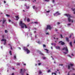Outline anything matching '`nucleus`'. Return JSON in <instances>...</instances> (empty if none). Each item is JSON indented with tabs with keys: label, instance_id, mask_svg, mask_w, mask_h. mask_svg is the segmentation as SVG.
Wrapping results in <instances>:
<instances>
[{
	"label": "nucleus",
	"instance_id": "1",
	"mask_svg": "<svg viewBox=\"0 0 75 75\" xmlns=\"http://www.w3.org/2000/svg\"><path fill=\"white\" fill-rule=\"evenodd\" d=\"M19 24L20 25V26H21V28H24V27L25 28H27V27L26 26V25H25V24H24V23H23L22 21H20L19 23Z\"/></svg>",
	"mask_w": 75,
	"mask_h": 75
},
{
	"label": "nucleus",
	"instance_id": "2",
	"mask_svg": "<svg viewBox=\"0 0 75 75\" xmlns=\"http://www.w3.org/2000/svg\"><path fill=\"white\" fill-rule=\"evenodd\" d=\"M64 15V16H67V17H68V21L69 22L71 21V23H73V20L72 19H71L70 18L71 17V16L70 15L67 14H65Z\"/></svg>",
	"mask_w": 75,
	"mask_h": 75
},
{
	"label": "nucleus",
	"instance_id": "3",
	"mask_svg": "<svg viewBox=\"0 0 75 75\" xmlns=\"http://www.w3.org/2000/svg\"><path fill=\"white\" fill-rule=\"evenodd\" d=\"M63 50H65L66 51V52H64V53L65 54H68V48H67V47H64L62 49Z\"/></svg>",
	"mask_w": 75,
	"mask_h": 75
},
{
	"label": "nucleus",
	"instance_id": "4",
	"mask_svg": "<svg viewBox=\"0 0 75 75\" xmlns=\"http://www.w3.org/2000/svg\"><path fill=\"white\" fill-rule=\"evenodd\" d=\"M23 50L26 51L27 52V54H29V53H30V50H28V49L26 47H24L23 48Z\"/></svg>",
	"mask_w": 75,
	"mask_h": 75
},
{
	"label": "nucleus",
	"instance_id": "5",
	"mask_svg": "<svg viewBox=\"0 0 75 75\" xmlns=\"http://www.w3.org/2000/svg\"><path fill=\"white\" fill-rule=\"evenodd\" d=\"M1 41H3V42H4V45H6V41H7L6 39H2Z\"/></svg>",
	"mask_w": 75,
	"mask_h": 75
},
{
	"label": "nucleus",
	"instance_id": "6",
	"mask_svg": "<svg viewBox=\"0 0 75 75\" xmlns=\"http://www.w3.org/2000/svg\"><path fill=\"white\" fill-rule=\"evenodd\" d=\"M60 14H61L59 13V12H57L55 13L54 14V16H57L58 15H60Z\"/></svg>",
	"mask_w": 75,
	"mask_h": 75
},
{
	"label": "nucleus",
	"instance_id": "7",
	"mask_svg": "<svg viewBox=\"0 0 75 75\" xmlns=\"http://www.w3.org/2000/svg\"><path fill=\"white\" fill-rule=\"evenodd\" d=\"M52 28L51 27L50 25H47V28H46V30H48L49 29V30H51Z\"/></svg>",
	"mask_w": 75,
	"mask_h": 75
},
{
	"label": "nucleus",
	"instance_id": "8",
	"mask_svg": "<svg viewBox=\"0 0 75 75\" xmlns=\"http://www.w3.org/2000/svg\"><path fill=\"white\" fill-rule=\"evenodd\" d=\"M73 64H69V65L68 66V69H70V68H71V67H72V66H73Z\"/></svg>",
	"mask_w": 75,
	"mask_h": 75
},
{
	"label": "nucleus",
	"instance_id": "9",
	"mask_svg": "<svg viewBox=\"0 0 75 75\" xmlns=\"http://www.w3.org/2000/svg\"><path fill=\"white\" fill-rule=\"evenodd\" d=\"M59 44H61V45H64V42H62V41H60V42H59Z\"/></svg>",
	"mask_w": 75,
	"mask_h": 75
},
{
	"label": "nucleus",
	"instance_id": "10",
	"mask_svg": "<svg viewBox=\"0 0 75 75\" xmlns=\"http://www.w3.org/2000/svg\"><path fill=\"white\" fill-rule=\"evenodd\" d=\"M50 12V10L47 11H46L45 13L46 15H48L49 14V13Z\"/></svg>",
	"mask_w": 75,
	"mask_h": 75
},
{
	"label": "nucleus",
	"instance_id": "11",
	"mask_svg": "<svg viewBox=\"0 0 75 75\" xmlns=\"http://www.w3.org/2000/svg\"><path fill=\"white\" fill-rule=\"evenodd\" d=\"M39 74V75H42V71L41 70H39L38 71Z\"/></svg>",
	"mask_w": 75,
	"mask_h": 75
},
{
	"label": "nucleus",
	"instance_id": "12",
	"mask_svg": "<svg viewBox=\"0 0 75 75\" xmlns=\"http://www.w3.org/2000/svg\"><path fill=\"white\" fill-rule=\"evenodd\" d=\"M6 22V19H4L2 21V24H4L5 22Z\"/></svg>",
	"mask_w": 75,
	"mask_h": 75
},
{
	"label": "nucleus",
	"instance_id": "13",
	"mask_svg": "<svg viewBox=\"0 0 75 75\" xmlns=\"http://www.w3.org/2000/svg\"><path fill=\"white\" fill-rule=\"evenodd\" d=\"M24 71H23L22 69H21L20 73H21V74H23V73H24Z\"/></svg>",
	"mask_w": 75,
	"mask_h": 75
},
{
	"label": "nucleus",
	"instance_id": "14",
	"mask_svg": "<svg viewBox=\"0 0 75 75\" xmlns=\"http://www.w3.org/2000/svg\"><path fill=\"white\" fill-rule=\"evenodd\" d=\"M72 10L74 11L73 13L75 14V8H71Z\"/></svg>",
	"mask_w": 75,
	"mask_h": 75
},
{
	"label": "nucleus",
	"instance_id": "15",
	"mask_svg": "<svg viewBox=\"0 0 75 75\" xmlns=\"http://www.w3.org/2000/svg\"><path fill=\"white\" fill-rule=\"evenodd\" d=\"M25 6L26 7V8L27 9H29V6H27V4H25Z\"/></svg>",
	"mask_w": 75,
	"mask_h": 75
},
{
	"label": "nucleus",
	"instance_id": "16",
	"mask_svg": "<svg viewBox=\"0 0 75 75\" xmlns=\"http://www.w3.org/2000/svg\"><path fill=\"white\" fill-rule=\"evenodd\" d=\"M56 73H54L53 72L52 73V75H57V74L56 73H57V71L55 72Z\"/></svg>",
	"mask_w": 75,
	"mask_h": 75
},
{
	"label": "nucleus",
	"instance_id": "17",
	"mask_svg": "<svg viewBox=\"0 0 75 75\" xmlns=\"http://www.w3.org/2000/svg\"><path fill=\"white\" fill-rule=\"evenodd\" d=\"M56 49L57 50H58L59 49H60V47L59 46H57L56 47Z\"/></svg>",
	"mask_w": 75,
	"mask_h": 75
},
{
	"label": "nucleus",
	"instance_id": "18",
	"mask_svg": "<svg viewBox=\"0 0 75 75\" xmlns=\"http://www.w3.org/2000/svg\"><path fill=\"white\" fill-rule=\"evenodd\" d=\"M16 17L17 20H18V19H19V17H18V16H16Z\"/></svg>",
	"mask_w": 75,
	"mask_h": 75
},
{
	"label": "nucleus",
	"instance_id": "19",
	"mask_svg": "<svg viewBox=\"0 0 75 75\" xmlns=\"http://www.w3.org/2000/svg\"><path fill=\"white\" fill-rule=\"evenodd\" d=\"M73 36H74V35H73V34H71L69 38H71V37H73Z\"/></svg>",
	"mask_w": 75,
	"mask_h": 75
},
{
	"label": "nucleus",
	"instance_id": "20",
	"mask_svg": "<svg viewBox=\"0 0 75 75\" xmlns=\"http://www.w3.org/2000/svg\"><path fill=\"white\" fill-rule=\"evenodd\" d=\"M66 39L67 41L68 42V41H69V39L68 38L66 37Z\"/></svg>",
	"mask_w": 75,
	"mask_h": 75
},
{
	"label": "nucleus",
	"instance_id": "21",
	"mask_svg": "<svg viewBox=\"0 0 75 75\" xmlns=\"http://www.w3.org/2000/svg\"><path fill=\"white\" fill-rule=\"evenodd\" d=\"M6 16H7L8 18V17H10V15H8V14H6Z\"/></svg>",
	"mask_w": 75,
	"mask_h": 75
},
{
	"label": "nucleus",
	"instance_id": "22",
	"mask_svg": "<svg viewBox=\"0 0 75 75\" xmlns=\"http://www.w3.org/2000/svg\"><path fill=\"white\" fill-rule=\"evenodd\" d=\"M70 45L71 47H72V42H70Z\"/></svg>",
	"mask_w": 75,
	"mask_h": 75
},
{
	"label": "nucleus",
	"instance_id": "23",
	"mask_svg": "<svg viewBox=\"0 0 75 75\" xmlns=\"http://www.w3.org/2000/svg\"><path fill=\"white\" fill-rule=\"evenodd\" d=\"M44 50H46V51H47V53H48V50L47 49H45Z\"/></svg>",
	"mask_w": 75,
	"mask_h": 75
},
{
	"label": "nucleus",
	"instance_id": "24",
	"mask_svg": "<svg viewBox=\"0 0 75 75\" xmlns=\"http://www.w3.org/2000/svg\"><path fill=\"white\" fill-rule=\"evenodd\" d=\"M30 21V19L29 18H28L27 19V21L28 22H29Z\"/></svg>",
	"mask_w": 75,
	"mask_h": 75
},
{
	"label": "nucleus",
	"instance_id": "25",
	"mask_svg": "<svg viewBox=\"0 0 75 75\" xmlns=\"http://www.w3.org/2000/svg\"><path fill=\"white\" fill-rule=\"evenodd\" d=\"M45 1H46V2H49L50 1L49 0H44Z\"/></svg>",
	"mask_w": 75,
	"mask_h": 75
},
{
	"label": "nucleus",
	"instance_id": "26",
	"mask_svg": "<svg viewBox=\"0 0 75 75\" xmlns=\"http://www.w3.org/2000/svg\"><path fill=\"white\" fill-rule=\"evenodd\" d=\"M33 9H35V10H36V8L35 7V6H33Z\"/></svg>",
	"mask_w": 75,
	"mask_h": 75
},
{
	"label": "nucleus",
	"instance_id": "27",
	"mask_svg": "<svg viewBox=\"0 0 75 75\" xmlns=\"http://www.w3.org/2000/svg\"><path fill=\"white\" fill-rule=\"evenodd\" d=\"M9 54H10L11 55H12V54H11V51H9Z\"/></svg>",
	"mask_w": 75,
	"mask_h": 75
},
{
	"label": "nucleus",
	"instance_id": "28",
	"mask_svg": "<svg viewBox=\"0 0 75 75\" xmlns=\"http://www.w3.org/2000/svg\"><path fill=\"white\" fill-rule=\"evenodd\" d=\"M50 72H51V71L50 70H49L47 71V72L48 73H50Z\"/></svg>",
	"mask_w": 75,
	"mask_h": 75
},
{
	"label": "nucleus",
	"instance_id": "29",
	"mask_svg": "<svg viewBox=\"0 0 75 75\" xmlns=\"http://www.w3.org/2000/svg\"><path fill=\"white\" fill-rule=\"evenodd\" d=\"M20 65V63H17V65Z\"/></svg>",
	"mask_w": 75,
	"mask_h": 75
},
{
	"label": "nucleus",
	"instance_id": "30",
	"mask_svg": "<svg viewBox=\"0 0 75 75\" xmlns=\"http://www.w3.org/2000/svg\"><path fill=\"white\" fill-rule=\"evenodd\" d=\"M39 54H40L41 55H43V54L42 53H41V52H39Z\"/></svg>",
	"mask_w": 75,
	"mask_h": 75
},
{
	"label": "nucleus",
	"instance_id": "31",
	"mask_svg": "<svg viewBox=\"0 0 75 75\" xmlns=\"http://www.w3.org/2000/svg\"><path fill=\"white\" fill-rule=\"evenodd\" d=\"M51 45H54V46H55V45H56V44H55V43H54V44L52 43Z\"/></svg>",
	"mask_w": 75,
	"mask_h": 75
},
{
	"label": "nucleus",
	"instance_id": "32",
	"mask_svg": "<svg viewBox=\"0 0 75 75\" xmlns=\"http://www.w3.org/2000/svg\"><path fill=\"white\" fill-rule=\"evenodd\" d=\"M54 2H55V1L54 0H52V2L53 3H54Z\"/></svg>",
	"mask_w": 75,
	"mask_h": 75
},
{
	"label": "nucleus",
	"instance_id": "33",
	"mask_svg": "<svg viewBox=\"0 0 75 75\" xmlns=\"http://www.w3.org/2000/svg\"><path fill=\"white\" fill-rule=\"evenodd\" d=\"M5 33H7V30H5Z\"/></svg>",
	"mask_w": 75,
	"mask_h": 75
},
{
	"label": "nucleus",
	"instance_id": "34",
	"mask_svg": "<svg viewBox=\"0 0 75 75\" xmlns=\"http://www.w3.org/2000/svg\"><path fill=\"white\" fill-rule=\"evenodd\" d=\"M14 59H16V55L14 56Z\"/></svg>",
	"mask_w": 75,
	"mask_h": 75
},
{
	"label": "nucleus",
	"instance_id": "35",
	"mask_svg": "<svg viewBox=\"0 0 75 75\" xmlns=\"http://www.w3.org/2000/svg\"><path fill=\"white\" fill-rule=\"evenodd\" d=\"M67 25L69 26L71 25V23H68Z\"/></svg>",
	"mask_w": 75,
	"mask_h": 75
},
{
	"label": "nucleus",
	"instance_id": "36",
	"mask_svg": "<svg viewBox=\"0 0 75 75\" xmlns=\"http://www.w3.org/2000/svg\"><path fill=\"white\" fill-rule=\"evenodd\" d=\"M34 23H35V24H38V22H34Z\"/></svg>",
	"mask_w": 75,
	"mask_h": 75
},
{
	"label": "nucleus",
	"instance_id": "37",
	"mask_svg": "<svg viewBox=\"0 0 75 75\" xmlns=\"http://www.w3.org/2000/svg\"><path fill=\"white\" fill-rule=\"evenodd\" d=\"M46 47V45H43V47Z\"/></svg>",
	"mask_w": 75,
	"mask_h": 75
},
{
	"label": "nucleus",
	"instance_id": "38",
	"mask_svg": "<svg viewBox=\"0 0 75 75\" xmlns=\"http://www.w3.org/2000/svg\"><path fill=\"white\" fill-rule=\"evenodd\" d=\"M68 56L70 58H72V57H71V56L70 55H68Z\"/></svg>",
	"mask_w": 75,
	"mask_h": 75
},
{
	"label": "nucleus",
	"instance_id": "39",
	"mask_svg": "<svg viewBox=\"0 0 75 75\" xmlns=\"http://www.w3.org/2000/svg\"><path fill=\"white\" fill-rule=\"evenodd\" d=\"M41 63H39L38 64V65H39V66H40V65H41Z\"/></svg>",
	"mask_w": 75,
	"mask_h": 75
},
{
	"label": "nucleus",
	"instance_id": "40",
	"mask_svg": "<svg viewBox=\"0 0 75 75\" xmlns=\"http://www.w3.org/2000/svg\"><path fill=\"white\" fill-rule=\"evenodd\" d=\"M23 65H25V66L26 65V64H24V62H23Z\"/></svg>",
	"mask_w": 75,
	"mask_h": 75
},
{
	"label": "nucleus",
	"instance_id": "41",
	"mask_svg": "<svg viewBox=\"0 0 75 75\" xmlns=\"http://www.w3.org/2000/svg\"><path fill=\"white\" fill-rule=\"evenodd\" d=\"M71 55L72 57H74V55L73 54H71Z\"/></svg>",
	"mask_w": 75,
	"mask_h": 75
},
{
	"label": "nucleus",
	"instance_id": "42",
	"mask_svg": "<svg viewBox=\"0 0 75 75\" xmlns=\"http://www.w3.org/2000/svg\"><path fill=\"white\" fill-rule=\"evenodd\" d=\"M46 34L47 35H49V33H46Z\"/></svg>",
	"mask_w": 75,
	"mask_h": 75
},
{
	"label": "nucleus",
	"instance_id": "43",
	"mask_svg": "<svg viewBox=\"0 0 75 75\" xmlns=\"http://www.w3.org/2000/svg\"><path fill=\"white\" fill-rule=\"evenodd\" d=\"M46 58H45V57H43V59H46Z\"/></svg>",
	"mask_w": 75,
	"mask_h": 75
},
{
	"label": "nucleus",
	"instance_id": "44",
	"mask_svg": "<svg viewBox=\"0 0 75 75\" xmlns=\"http://www.w3.org/2000/svg\"><path fill=\"white\" fill-rule=\"evenodd\" d=\"M60 36L61 38H62V35H60Z\"/></svg>",
	"mask_w": 75,
	"mask_h": 75
},
{
	"label": "nucleus",
	"instance_id": "45",
	"mask_svg": "<svg viewBox=\"0 0 75 75\" xmlns=\"http://www.w3.org/2000/svg\"><path fill=\"white\" fill-rule=\"evenodd\" d=\"M35 30H37V28H34V29Z\"/></svg>",
	"mask_w": 75,
	"mask_h": 75
},
{
	"label": "nucleus",
	"instance_id": "46",
	"mask_svg": "<svg viewBox=\"0 0 75 75\" xmlns=\"http://www.w3.org/2000/svg\"><path fill=\"white\" fill-rule=\"evenodd\" d=\"M55 31H58V30L57 29H55Z\"/></svg>",
	"mask_w": 75,
	"mask_h": 75
},
{
	"label": "nucleus",
	"instance_id": "47",
	"mask_svg": "<svg viewBox=\"0 0 75 75\" xmlns=\"http://www.w3.org/2000/svg\"><path fill=\"white\" fill-rule=\"evenodd\" d=\"M59 66L61 65V66H62V65H63V64H59Z\"/></svg>",
	"mask_w": 75,
	"mask_h": 75
},
{
	"label": "nucleus",
	"instance_id": "48",
	"mask_svg": "<svg viewBox=\"0 0 75 75\" xmlns=\"http://www.w3.org/2000/svg\"><path fill=\"white\" fill-rule=\"evenodd\" d=\"M28 35V33H27L26 34V35Z\"/></svg>",
	"mask_w": 75,
	"mask_h": 75
},
{
	"label": "nucleus",
	"instance_id": "49",
	"mask_svg": "<svg viewBox=\"0 0 75 75\" xmlns=\"http://www.w3.org/2000/svg\"><path fill=\"white\" fill-rule=\"evenodd\" d=\"M21 1H26V0H21Z\"/></svg>",
	"mask_w": 75,
	"mask_h": 75
},
{
	"label": "nucleus",
	"instance_id": "50",
	"mask_svg": "<svg viewBox=\"0 0 75 75\" xmlns=\"http://www.w3.org/2000/svg\"><path fill=\"white\" fill-rule=\"evenodd\" d=\"M38 44H40V42L39 41L38 42Z\"/></svg>",
	"mask_w": 75,
	"mask_h": 75
},
{
	"label": "nucleus",
	"instance_id": "51",
	"mask_svg": "<svg viewBox=\"0 0 75 75\" xmlns=\"http://www.w3.org/2000/svg\"><path fill=\"white\" fill-rule=\"evenodd\" d=\"M11 21V20H9V22H10Z\"/></svg>",
	"mask_w": 75,
	"mask_h": 75
},
{
	"label": "nucleus",
	"instance_id": "52",
	"mask_svg": "<svg viewBox=\"0 0 75 75\" xmlns=\"http://www.w3.org/2000/svg\"><path fill=\"white\" fill-rule=\"evenodd\" d=\"M11 50H13V48H12V47H11Z\"/></svg>",
	"mask_w": 75,
	"mask_h": 75
},
{
	"label": "nucleus",
	"instance_id": "53",
	"mask_svg": "<svg viewBox=\"0 0 75 75\" xmlns=\"http://www.w3.org/2000/svg\"><path fill=\"white\" fill-rule=\"evenodd\" d=\"M67 75H70L69 74V73Z\"/></svg>",
	"mask_w": 75,
	"mask_h": 75
},
{
	"label": "nucleus",
	"instance_id": "54",
	"mask_svg": "<svg viewBox=\"0 0 75 75\" xmlns=\"http://www.w3.org/2000/svg\"><path fill=\"white\" fill-rule=\"evenodd\" d=\"M58 24H60V23H57Z\"/></svg>",
	"mask_w": 75,
	"mask_h": 75
},
{
	"label": "nucleus",
	"instance_id": "55",
	"mask_svg": "<svg viewBox=\"0 0 75 75\" xmlns=\"http://www.w3.org/2000/svg\"><path fill=\"white\" fill-rule=\"evenodd\" d=\"M18 48H19L20 50H21V48L20 47H18Z\"/></svg>",
	"mask_w": 75,
	"mask_h": 75
},
{
	"label": "nucleus",
	"instance_id": "56",
	"mask_svg": "<svg viewBox=\"0 0 75 75\" xmlns=\"http://www.w3.org/2000/svg\"><path fill=\"white\" fill-rule=\"evenodd\" d=\"M4 3H6V2L5 1H4Z\"/></svg>",
	"mask_w": 75,
	"mask_h": 75
},
{
	"label": "nucleus",
	"instance_id": "57",
	"mask_svg": "<svg viewBox=\"0 0 75 75\" xmlns=\"http://www.w3.org/2000/svg\"><path fill=\"white\" fill-rule=\"evenodd\" d=\"M73 70H74V68H72Z\"/></svg>",
	"mask_w": 75,
	"mask_h": 75
},
{
	"label": "nucleus",
	"instance_id": "58",
	"mask_svg": "<svg viewBox=\"0 0 75 75\" xmlns=\"http://www.w3.org/2000/svg\"><path fill=\"white\" fill-rule=\"evenodd\" d=\"M11 75H14V73H12Z\"/></svg>",
	"mask_w": 75,
	"mask_h": 75
},
{
	"label": "nucleus",
	"instance_id": "59",
	"mask_svg": "<svg viewBox=\"0 0 75 75\" xmlns=\"http://www.w3.org/2000/svg\"><path fill=\"white\" fill-rule=\"evenodd\" d=\"M58 4H59H59H59V3H58Z\"/></svg>",
	"mask_w": 75,
	"mask_h": 75
},
{
	"label": "nucleus",
	"instance_id": "60",
	"mask_svg": "<svg viewBox=\"0 0 75 75\" xmlns=\"http://www.w3.org/2000/svg\"><path fill=\"white\" fill-rule=\"evenodd\" d=\"M37 64H35V66H37Z\"/></svg>",
	"mask_w": 75,
	"mask_h": 75
},
{
	"label": "nucleus",
	"instance_id": "61",
	"mask_svg": "<svg viewBox=\"0 0 75 75\" xmlns=\"http://www.w3.org/2000/svg\"><path fill=\"white\" fill-rule=\"evenodd\" d=\"M34 33H36V31H35L34 32Z\"/></svg>",
	"mask_w": 75,
	"mask_h": 75
},
{
	"label": "nucleus",
	"instance_id": "62",
	"mask_svg": "<svg viewBox=\"0 0 75 75\" xmlns=\"http://www.w3.org/2000/svg\"><path fill=\"white\" fill-rule=\"evenodd\" d=\"M26 19V18H25V19H24V21H25Z\"/></svg>",
	"mask_w": 75,
	"mask_h": 75
},
{
	"label": "nucleus",
	"instance_id": "63",
	"mask_svg": "<svg viewBox=\"0 0 75 75\" xmlns=\"http://www.w3.org/2000/svg\"><path fill=\"white\" fill-rule=\"evenodd\" d=\"M26 75H29L28 74H26Z\"/></svg>",
	"mask_w": 75,
	"mask_h": 75
},
{
	"label": "nucleus",
	"instance_id": "64",
	"mask_svg": "<svg viewBox=\"0 0 75 75\" xmlns=\"http://www.w3.org/2000/svg\"><path fill=\"white\" fill-rule=\"evenodd\" d=\"M73 75H75V74H73Z\"/></svg>",
	"mask_w": 75,
	"mask_h": 75
}]
</instances>
